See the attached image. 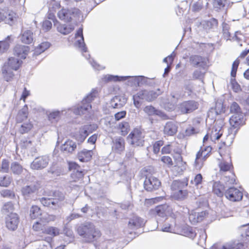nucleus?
<instances>
[{"label":"nucleus","instance_id":"obj_1","mask_svg":"<svg viewBox=\"0 0 249 249\" xmlns=\"http://www.w3.org/2000/svg\"><path fill=\"white\" fill-rule=\"evenodd\" d=\"M230 111L233 115L231 117L229 122L231 125L228 129V134L227 136L225 144H230L233 142L240 127L245 123L244 114L241 111L239 105L236 102H233L231 106Z\"/></svg>","mask_w":249,"mask_h":249},{"label":"nucleus","instance_id":"obj_2","mask_svg":"<svg viewBox=\"0 0 249 249\" xmlns=\"http://www.w3.org/2000/svg\"><path fill=\"white\" fill-rule=\"evenodd\" d=\"M77 231L86 243L96 241L101 235L100 231L95 228L92 223L89 222H85L80 224L77 229Z\"/></svg>","mask_w":249,"mask_h":249},{"label":"nucleus","instance_id":"obj_3","mask_svg":"<svg viewBox=\"0 0 249 249\" xmlns=\"http://www.w3.org/2000/svg\"><path fill=\"white\" fill-rule=\"evenodd\" d=\"M161 93L162 91L160 89L156 90H141L132 97L134 105L139 108L141 106L142 101L152 102Z\"/></svg>","mask_w":249,"mask_h":249},{"label":"nucleus","instance_id":"obj_4","mask_svg":"<svg viewBox=\"0 0 249 249\" xmlns=\"http://www.w3.org/2000/svg\"><path fill=\"white\" fill-rule=\"evenodd\" d=\"M97 93L96 89H92L80 104L73 107L72 109L73 113L76 115H82L88 113L91 108V102L94 100Z\"/></svg>","mask_w":249,"mask_h":249},{"label":"nucleus","instance_id":"obj_5","mask_svg":"<svg viewBox=\"0 0 249 249\" xmlns=\"http://www.w3.org/2000/svg\"><path fill=\"white\" fill-rule=\"evenodd\" d=\"M188 179L174 180L171 185V189L174 191V197L177 200L185 199L188 195V191L184 189L188 185Z\"/></svg>","mask_w":249,"mask_h":249},{"label":"nucleus","instance_id":"obj_6","mask_svg":"<svg viewBox=\"0 0 249 249\" xmlns=\"http://www.w3.org/2000/svg\"><path fill=\"white\" fill-rule=\"evenodd\" d=\"M80 11L77 8H71L70 9L63 8L57 13L58 18L66 22H71L76 23L79 20Z\"/></svg>","mask_w":249,"mask_h":249},{"label":"nucleus","instance_id":"obj_7","mask_svg":"<svg viewBox=\"0 0 249 249\" xmlns=\"http://www.w3.org/2000/svg\"><path fill=\"white\" fill-rule=\"evenodd\" d=\"M127 140L134 147L142 146L144 142V136L142 131L138 128H135L131 132L127 137Z\"/></svg>","mask_w":249,"mask_h":249},{"label":"nucleus","instance_id":"obj_8","mask_svg":"<svg viewBox=\"0 0 249 249\" xmlns=\"http://www.w3.org/2000/svg\"><path fill=\"white\" fill-rule=\"evenodd\" d=\"M198 106V103L195 100L184 101L178 105V109L181 114H187L195 111Z\"/></svg>","mask_w":249,"mask_h":249},{"label":"nucleus","instance_id":"obj_9","mask_svg":"<svg viewBox=\"0 0 249 249\" xmlns=\"http://www.w3.org/2000/svg\"><path fill=\"white\" fill-rule=\"evenodd\" d=\"M144 188L148 192L158 190L161 186V182L153 176L146 177L143 183Z\"/></svg>","mask_w":249,"mask_h":249},{"label":"nucleus","instance_id":"obj_10","mask_svg":"<svg viewBox=\"0 0 249 249\" xmlns=\"http://www.w3.org/2000/svg\"><path fill=\"white\" fill-rule=\"evenodd\" d=\"M75 36L76 38H78V37H80V39L77 40L75 42V46L76 47H78L79 49H80L82 53H86V54H83V55L86 59H89L90 55L88 53H87V48L84 42V36L83 34V28L82 27H80L78 29V30L76 32V33L75 34Z\"/></svg>","mask_w":249,"mask_h":249},{"label":"nucleus","instance_id":"obj_11","mask_svg":"<svg viewBox=\"0 0 249 249\" xmlns=\"http://www.w3.org/2000/svg\"><path fill=\"white\" fill-rule=\"evenodd\" d=\"M50 159L49 156L45 155L36 158L31 164V168L34 170H41L48 165Z\"/></svg>","mask_w":249,"mask_h":249},{"label":"nucleus","instance_id":"obj_12","mask_svg":"<svg viewBox=\"0 0 249 249\" xmlns=\"http://www.w3.org/2000/svg\"><path fill=\"white\" fill-rule=\"evenodd\" d=\"M19 223V217L16 213H10L5 218L6 228L12 231L16 230Z\"/></svg>","mask_w":249,"mask_h":249},{"label":"nucleus","instance_id":"obj_13","mask_svg":"<svg viewBox=\"0 0 249 249\" xmlns=\"http://www.w3.org/2000/svg\"><path fill=\"white\" fill-rule=\"evenodd\" d=\"M225 196L231 201H239L242 199L243 193L239 189L231 187L225 191Z\"/></svg>","mask_w":249,"mask_h":249},{"label":"nucleus","instance_id":"obj_14","mask_svg":"<svg viewBox=\"0 0 249 249\" xmlns=\"http://www.w3.org/2000/svg\"><path fill=\"white\" fill-rule=\"evenodd\" d=\"M124 139L120 136L114 137L112 141L111 148L113 152L121 154L125 149Z\"/></svg>","mask_w":249,"mask_h":249},{"label":"nucleus","instance_id":"obj_15","mask_svg":"<svg viewBox=\"0 0 249 249\" xmlns=\"http://www.w3.org/2000/svg\"><path fill=\"white\" fill-rule=\"evenodd\" d=\"M190 64L195 68H198L205 70L207 61L205 57L198 55H192L189 57Z\"/></svg>","mask_w":249,"mask_h":249},{"label":"nucleus","instance_id":"obj_16","mask_svg":"<svg viewBox=\"0 0 249 249\" xmlns=\"http://www.w3.org/2000/svg\"><path fill=\"white\" fill-rule=\"evenodd\" d=\"M144 112L148 116H158L163 120H167L168 117L162 111L156 109L153 106H146L143 109Z\"/></svg>","mask_w":249,"mask_h":249},{"label":"nucleus","instance_id":"obj_17","mask_svg":"<svg viewBox=\"0 0 249 249\" xmlns=\"http://www.w3.org/2000/svg\"><path fill=\"white\" fill-rule=\"evenodd\" d=\"M127 99L124 96H115L110 101L109 107L112 108H120L126 104Z\"/></svg>","mask_w":249,"mask_h":249},{"label":"nucleus","instance_id":"obj_18","mask_svg":"<svg viewBox=\"0 0 249 249\" xmlns=\"http://www.w3.org/2000/svg\"><path fill=\"white\" fill-rule=\"evenodd\" d=\"M39 186L37 182H34L30 185H27L22 187L21 193L25 198L30 196L35 193L38 189Z\"/></svg>","mask_w":249,"mask_h":249},{"label":"nucleus","instance_id":"obj_19","mask_svg":"<svg viewBox=\"0 0 249 249\" xmlns=\"http://www.w3.org/2000/svg\"><path fill=\"white\" fill-rule=\"evenodd\" d=\"M178 126L172 121L167 122L163 128V134L167 136H172L175 135L178 131Z\"/></svg>","mask_w":249,"mask_h":249},{"label":"nucleus","instance_id":"obj_20","mask_svg":"<svg viewBox=\"0 0 249 249\" xmlns=\"http://www.w3.org/2000/svg\"><path fill=\"white\" fill-rule=\"evenodd\" d=\"M144 224L145 221L143 219L135 215L129 219L128 227L131 229H136L143 226Z\"/></svg>","mask_w":249,"mask_h":249},{"label":"nucleus","instance_id":"obj_21","mask_svg":"<svg viewBox=\"0 0 249 249\" xmlns=\"http://www.w3.org/2000/svg\"><path fill=\"white\" fill-rule=\"evenodd\" d=\"M29 50V47L18 44L14 48V54L21 59H25Z\"/></svg>","mask_w":249,"mask_h":249},{"label":"nucleus","instance_id":"obj_22","mask_svg":"<svg viewBox=\"0 0 249 249\" xmlns=\"http://www.w3.org/2000/svg\"><path fill=\"white\" fill-rule=\"evenodd\" d=\"M206 211L200 212H192L189 216V219L190 222L195 225L198 222L202 221L206 215Z\"/></svg>","mask_w":249,"mask_h":249},{"label":"nucleus","instance_id":"obj_23","mask_svg":"<svg viewBox=\"0 0 249 249\" xmlns=\"http://www.w3.org/2000/svg\"><path fill=\"white\" fill-rule=\"evenodd\" d=\"M76 143L71 140H68L61 146V150L65 154H72L76 149Z\"/></svg>","mask_w":249,"mask_h":249},{"label":"nucleus","instance_id":"obj_24","mask_svg":"<svg viewBox=\"0 0 249 249\" xmlns=\"http://www.w3.org/2000/svg\"><path fill=\"white\" fill-rule=\"evenodd\" d=\"M40 203L45 207L50 208L53 210H56L59 207V204H58L55 199L53 197H41L39 199Z\"/></svg>","mask_w":249,"mask_h":249},{"label":"nucleus","instance_id":"obj_25","mask_svg":"<svg viewBox=\"0 0 249 249\" xmlns=\"http://www.w3.org/2000/svg\"><path fill=\"white\" fill-rule=\"evenodd\" d=\"M177 229L176 219L172 218L170 221L166 222L163 225L161 231L164 232L175 233Z\"/></svg>","mask_w":249,"mask_h":249},{"label":"nucleus","instance_id":"obj_26","mask_svg":"<svg viewBox=\"0 0 249 249\" xmlns=\"http://www.w3.org/2000/svg\"><path fill=\"white\" fill-rule=\"evenodd\" d=\"M129 76H118L114 75L111 74H106L103 76L102 80L105 82L107 83L110 81L113 82H120L124 81L127 79Z\"/></svg>","mask_w":249,"mask_h":249},{"label":"nucleus","instance_id":"obj_27","mask_svg":"<svg viewBox=\"0 0 249 249\" xmlns=\"http://www.w3.org/2000/svg\"><path fill=\"white\" fill-rule=\"evenodd\" d=\"M225 191H226L225 186L220 181H215L213 183V192L217 196H223L224 195H225Z\"/></svg>","mask_w":249,"mask_h":249},{"label":"nucleus","instance_id":"obj_28","mask_svg":"<svg viewBox=\"0 0 249 249\" xmlns=\"http://www.w3.org/2000/svg\"><path fill=\"white\" fill-rule=\"evenodd\" d=\"M92 155V150L83 149L78 153L77 158L81 162H88L90 160Z\"/></svg>","mask_w":249,"mask_h":249},{"label":"nucleus","instance_id":"obj_29","mask_svg":"<svg viewBox=\"0 0 249 249\" xmlns=\"http://www.w3.org/2000/svg\"><path fill=\"white\" fill-rule=\"evenodd\" d=\"M168 208L166 204L157 206L154 209L151 210V214H156L160 217H164L166 216V211Z\"/></svg>","mask_w":249,"mask_h":249},{"label":"nucleus","instance_id":"obj_30","mask_svg":"<svg viewBox=\"0 0 249 249\" xmlns=\"http://www.w3.org/2000/svg\"><path fill=\"white\" fill-rule=\"evenodd\" d=\"M28 116V108L27 105H25L24 107L19 110L16 117L17 123H21L23 121L26 120Z\"/></svg>","mask_w":249,"mask_h":249},{"label":"nucleus","instance_id":"obj_31","mask_svg":"<svg viewBox=\"0 0 249 249\" xmlns=\"http://www.w3.org/2000/svg\"><path fill=\"white\" fill-rule=\"evenodd\" d=\"M22 63V61L18 58L15 57H10L8 59L7 65L6 66L12 70H18Z\"/></svg>","mask_w":249,"mask_h":249},{"label":"nucleus","instance_id":"obj_32","mask_svg":"<svg viewBox=\"0 0 249 249\" xmlns=\"http://www.w3.org/2000/svg\"><path fill=\"white\" fill-rule=\"evenodd\" d=\"M18 16L16 13L12 11L4 13V21L5 23L12 25L17 20Z\"/></svg>","mask_w":249,"mask_h":249},{"label":"nucleus","instance_id":"obj_33","mask_svg":"<svg viewBox=\"0 0 249 249\" xmlns=\"http://www.w3.org/2000/svg\"><path fill=\"white\" fill-rule=\"evenodd\" d=\"M20 40L23 43L29 44L33 41V33L30 30H26L20 36Z\"/></svg>","mask_w":249,"mask_h":249},{"label":"nucleus","instance_id":"obj_34","mask_svg":"<svg viewBox=\"0 0 249 249\" xmlns=\"http://www.w3.org/2000/svg\"><path fill=\"white\" fill-rule=\"evenodd\" d=\"M74 30V27L71 25L58 24L57 26V30L58 32L64 35H67L71 33Z\"/></svg>","mask_w":249,"mask_h":249},{"label":"nucleus","instance_id":"obj_35","mask_svg":"<svg viewBox=\"0 0 249 249\" xmlns=\"http://www.w3.org/2000/svg\"><path fill=\"white\" fill-rule=\"evenodd\" d=\"M181 232L182 235L191 238H194L196 236V233L193 229L187 225H184L182 227Z\"/></svg>","mask_w":249,"mask_h":249},{"label":"nucleus","instance_id":"obj_36","mask_svg":"<svg viewBox=\"0 0 249 249\" xmlns=\"http://www.w3.org/2000/svg\"><path fill=\"white\" fill-rule=\"evenodd\" d=\"M244 245L242 243H238L233 245L226 244L220 247H218L217 245H214L211 249H242L244 248Z\"/></svg>","mask_w":249,"mask_h":249},{"label":"nucleus","instance_id":"obj_37","mask_svg":"<svg viewBox=\"0 0 249 249\" xmlns=\"http://www.w3.org/2000/svg\"><path fill=\"white\" fill-rule=\"evenodd\" d=\"M11 36H8L4 40L0 41V53L6 52L9 48L10 43L13 41Z\"/></svg>","mask_w":249,"mask_h":249},{"label":"nucleus","instance_id":"obj_38","mask_svg":"<svg viewBox=\"0 0 249 249\" xmlns=\"http://www.w3.org/2000/svg\"><path fill=\"white\" fill-rule=\"evenodd\" d=\"M210 137L212 141L219 140L222 135V132L219 127H213L209 133Z\"/></svg>","mask_w":249,"mask_h":249},{"label":"nucleus","instance_id":"obj_39","mask_svg":"<svg viewBox=\"0 0 249 249\" xmlns=\"http://www.w3.org/2000/svg\"><path fill=\"white\" fill-rule=\"evenodd\" d=\"M50 46V43L48 42H43L38 45L34 50V55H38L45 50L48 49Z\"/></svg>","mask_w":249,"mask_h":249},{"label":"nucleus","instance_id":"obj_40","mask_svg":"<svg viewBox=\"0 0 249 249\" xmlns=\"http://www.w3.org/2000/svg\"><path fill=\"white\" fill-rule=\"evenodd\" d=\"M5 64L2 67V74L4 79L7 82L11 81L14 76V73Z\"/></svg>","mask_w":249,"mask_h":249},{"label":"nucleus","instance_id":"obj_41","mask_svg":"<svg viewBox=\"0 0 249 249\" xmlns=\"http://www.w3.org/2000/svg\"><path fill=\"white\" fill-rule=\"evenodd\" d=\"M202 156V152L201 151H198L196 153L195 161L194 164V166L196 170H200L203 166L204 161L201 158Z\"/></svg>","mask_w":249,"mask_h":249},{"label":"nucleus","instance_id":"obj_42","mask_svg":"<svg viewBox=\"0 0 249 249\" xmlns=\"http://www.w3.org/2000/svg\"><path fill=\"white\" fill-rule=\"evenodd\" d=\"M61 113V111L58 110L50 112L48 115V120L52 123H56L60 119Z\"/></svg>","mask_w":249,"mask_h":249},{"label":"nucleus","instance_id":"obj_43","mask_svg":"<svg viewBox=\"0 0 249 249\" xmlns=\"http://www.w3.org/2000/svg\"><path fill=\"white\" fill-rule=\"evenodd\" d=\"M90 126L91 125H85L80 129L79 133L81 136V142L84 141L89 135L90 132L89 130Z\"/></svg>","mask_w":249,"mask_h":249},{"label":"nucleus","instance_id":"obj_44","mask_svg":"<svg viewBox=\"0 0 249 249\" xmlns=\"http://www.w3.org/2000/svg\"><path fill=\"white\" fill-rule=\"evenodd\" d=\"M11 169L13 174L19 175L22 173L23 168L22 166L18 162L15 161L11 163Z\"/></svg>","mask_w":249,"mask_h":249},{"label":"nucleus","instance_id":"obj_45","mask_svg":"<svg viewBox=\"0 0 249 249\" xmlns=\"http://www.w3.org/2000/svg\"><path fill=\"white\" fill-rule=\"evenodd\" d=\"M30 212V215L32 219H35L41 214V210L36 205L32 206Z\"/></svg>","mask_w":249,"mask_h":249},{"label":"nucleus","instance_id":"obj_46","mask_svg":"<svg viewBox=\"0 0 249 249\" xmlns=\"http://www.w3.org/2000/svg\"><path fill=\"white\" fill-rule=\"evenodd\" d=\"M227 3L228 1L227 0H214L213 7L216 11H218L223 8Z\"/></svg>","mask_w":249,"mask_h":249},{"label":"nucleus","instance_id":"obj_47","mask_svg":"<svg viewBox=\"0 0 249 249\" xmlns=\"http://www.w3.org/2000/svg\"><path fill=\"white\" fill-rule=\"evenodd\" d=\"M43 232L47 234L55 236L59 234V230L53 227H49L44 230Z\"/></svg>","mask_w":249,"mask_h":249},{"label":"nucleus","instance_id":"obj_48","mask_svg":"<svg viewBox=\"0 0 249 249\" xmlns=\"http://www.w3.org/2000/svg\"><path fill=\"white\" fill-rule=\"evenodd\" d=\"M12 181L11 178L8 175L0 177V186L2 187H8Z\"/></svg>","mask_w":249,"mask_h":249},{"label":"nucleus","instance_id":"obj_49","mask_svg":"<svg viewBox=\"0 0 249 249\" xmlns=\"http://www.w3.org/2000/svg\"><path fill=\"white\" fill-rule=\"evenodd\" d=\"M119 127L121 130V134L123 136L126 135L129 130V124L126 122H123L120 124Z\"/></svg>","mask_w":249,"mask_h":249},{"label":"nucleus","instance_id":"obj_50","mask_svg":"<svg viewBox=\"0 0 249 249\" xmlns=\"http://www.w3.org/2000/svg\"><path fill=\"white\" fill-rule=\"evenodd\" d=\"M84 175V170H83L81 168L79 170H77L75 171H72L71 176L72 178H73L75 180L76 179H79L83 177Z\"/></svg>","mask_w":249,"mask_h":249},{"label":"nucleus","instance_id":"obj_51","mask_svg":"<svg viewBox=\"0 0 249 249\" xmlns=\"http://www.w3.org/2000/svg\"><path fill=\"white\" fill-rule=\"evenodd\" d=\"M201 69H196L194 71L193 73V79L194 80L196 79H202L203 78L204 76L205 72L202 71Z\"/></svg>","mask_w":249,"mask_h":249},{"label":"nucleus","instance_id":"obj_52","mask_svg":"<svg viewBox=\"0 0 249 249\" xmlns=\"http://www.w3.org/2000/svg\"><path fill=\"white\" fill-rule=\"evenodd\" d=\"M195 53H201L204 50L205 44L203 43L195 42L193 45Z\"/></svg>","mask_w":249,"mask_h":249},{"label":"nucleus","instance_id":"obj_53","mask_svg":"<svg viewBox=\"0 0 249 249\" xmlns=\"http://www.w3.org/2000/svg\"><path fill=\"white\" fill-rule=\"evenodd\" d=\"M206 25L209 29H215L218 25V21L216 18H212L206 22Z\"/></svg>","mask_w":249,"mask_h":249},{"label":"nucleus","instance_id":"obj_54","mask_svg":"<svg viewBox=\"0 0 249 249\" xmlns=\"http://www.w3.org/2000/svg\"><path fill=\"white\" fill-rule=\"evenodd\" d=\"M219 166L220 171L226 172L230 170L232 165L231 163L222 161L219 163Z\"/></svg>","mask_w":249,"mask_h":249},{"label":"nucleus","instance_id":"obj_55","mask_svg":"<svg viewBox=\"0 0 249 249\" xmlns=\"http://www.w3.org/2000/svg\"><path fill=\"white\" fill-rule=\"evenodd\" d=\"M53 199L56 201L58 204H59L60 206V202L64 200L65 196L64 195L59 191H56L54 193V197Z\"/></svg>","mask_w":249,"mask_h":249},{"label":"nucleus","instance_id":"obj_56","mask_svg":"<svg viewBox=\"0 0 249 249\" xmlns=\"http://www.w3.org/2000/svg\"><path fill=\"white\" fill-rule=\"evenodd\" d=\"M231 84L232 90L235 92H238L241 90L240 85L237 82L234 78L232 77L231 80Z\"/></svg>","mask_w":249,"mask_h":249},{"label":"nucleus","instance_id":"obj_57","mask_svg":"<svg viewBox=\"0 0 249 249\" xmlns=\"http://www.w3.org/2000/svg\"><path fill=\"white\" fill-rule=\"evenodd\" d=\"M239 60L238 59H236L232 65V68L231 72V77L235 78L236 74V71L237 68L238 67L239 64Z\"/></svg>","mask_w":249,"mask_h":249},{"label":"nucleus","instance_id":"obj_58","mask_svg":"<svg viewBox=\"0 0 249 249\" xmlns=\"http://www.w3.org/2000/svg\"><path fill=\"white\" fill-rule=\"evenodd\" d=\"M240 231L241 236L243 239L249 237V225L242 226Z\"/></svg>","mask_w":249,"mask_h":249},{"label":"nucleus","instance_id":"obj_59","mask_svg":"<svg viewBox=\"0 0 249 249\" xmlns=\"http://www.w3.org/2000/svg\"><path fill=\"white\" fill-rule=\"evenodd\" d=\"M32 127V124L31 123H24L21 125L19 131L21 133L24 134L30 131Z\"/></svg>","mask_w":249,"mask_h":249},{"label":"nucleus","instance_id":"obj_60","mask_svg":"<svg viewBox=\"0 0 249 249\" xmlns=\"http://www.w3.org/2000/svg\"><path fill=\"white\" fill-rule=\"evenodd\" d=\"M134 152H135V148L134 147L129 148L126 152L125 156L124 158L125 160H129L132 159H133L134 156Z\"/></svg>","mask_w":249,"mask_h":249},{"label":"nucleus","instance_id":"obj_61","mask_svg":"<svg viewBox=\"0 0 249 249\" xmlns=\"http://www.w3.org/2000/svg\"><path fill=\"white\" fill-rule=\"evenodd\" d=\"M9 169V163L8 161L6 159L2 160L1 169L0 172L3 173H8Z\"/></svg>","mask_w":249,"mask_h":249},{"label":"nucleus","instance_id":"obj_62","mask_svg":"<svg viewBox=\"0 0 249 249\" xmlns=\"http://www.w3.org/2000/svg\"><path fill=\"white\" fill-rule=\"evenodd\" d=\"M137 87H141L147 84L148 78L144 76H137Z\"/></svg>","mask_w":249,"mask_h":249},{"label":"nucleus","instance_id":"obj_63","mask_svg":"<svg viewBox=\"0 0 249 249\" xmlns=\"http://www.w3.org/2000/svg\"><path fill=\"white\" fill-rule=\"evenodd\" d=\"M163 145V141L161 140L155 142L153 145V152L155 154L159 152L160 148Z\"/></svg>","mask_w":249,"mask_h":249},{"label":"nucleus","instance_id":"obj_64","mask_svg":"<svg viewBox=\"0 0 249 249\" xmlns=\"http://www.w3.org/2000/svg\"><path fill=\"white\" fill-rule=\"evenodd\" d=\"M202 178V175L201 174H198L195 176L194 180H191V183L194 184L196 186H198L201 183Z\"/></svg>","mask_w":249,"mask_h":249}]
</instances>
